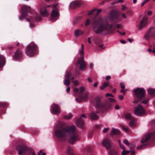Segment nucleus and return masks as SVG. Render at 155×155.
I'll list each match as a JSON object with an SVG mask.
<instances>
[{"label":"nucleus","mask_w":155,"mask_h":155,"mask_svg":"<svg viewBox=\"0 0 155 155\" xmlns=\"http://www.w3.org/2000/svg\"><path fill=\"white\" fill-rule=\"evenodd\" d=\"M38 51V46L34 42H32L28 46L26 54L29 56L33 57L37 53Z\"/></svg>","instance_id":"nucleus-4"},{"label":"nucleus","mask_w":155,"mask_h":155,"mask_svg":"<svg viewBox=\"0 0 155 155\" xmlns=\"http://www.w3.org/2000/svg\"><path fill=\"white\" fill-rule=\"evenodd\" d=\"M34 27V24H33L32 23H31L30 24V27L32 28L33 27Z\"/></svg>","instance_id":"nucleus-62"},{"label":"nucleus","mask_w":155,"mask_h":155,"mask_svg":"<svg viewBox=\"0 0 155 155\" xmlns=\"http://www.w3.org/2000/svg\"><path fill=\"white\" fill-rule=\"evenodd\" d=\"M110 18L112 22L111 24L106 22L101 23L97 20H94L92 23L93 31L96 33L105 35L111 33L114 23L119 21L118 15L116 12L112 10L110 13Z\"/></svg>","instance_id":"nucleus-1"},{"label":"nucleus","mask_w":155,"mask_h":155,"mask_svg":"<svg viewBox=\"0 0 155 155\" xmlns=\"http://www.w3.org/2000/svg\"><path fill=\"white\" fill-rule=\"evenodd\" d=\"M134 114L138 116L144 115L146 113V111L140 104H139L134 110Z\"/></svg>","instance_id":"nucleus-9"},{"label":"nucleus","mask_w":155,"mask_h":155,"mask_svg":"<svg viewBox=\"0 0 155 155\" xmlns=\"http://www.w3.org/2000/svg\"><path fill=\"white\" fill-rule=\"evenodd\" d=\"M90 21L89 19H87L85 23V25L86 26H88L90 24Z\"/></svg>","instance_id":"nucleus-45"},{"label":"nucleus","mask_w":155,"mask_h":155,"mask_svg":"<svg viewBox=\"0 0 155 155\" xmlns=\"http://www.w3.org/2000/svg\"><path fill=\"white\" fill-rule=\"evenodd\" d=\"M146 146V145L145 144H142L139 147H137V150L140 149H142L144 148V147H145Z\"/></svg>","instance_id":"nucleus-39"},{"label":"nucleus","mask_w":155,"mask_h":155,"mask_svg":"<svg viewBox=\"0 0 155 155\" xmlns=\"http://www.w3.org/2000/svg\"><path fill=\"white\" fill-rule=\"evenodd\" d=\"M93 104L97 109L99 110L105 109L103 106L104 105V104L103 105L101 104L100 97H95L94 99Z\"/></svg>","instance_id":"nucleus-11"},{"label":"nucleus","mask_w":155,"mask_h":155,"mask_svg":"<svg viewBox=\"0 0 155 155\" xmlns=\"http://www.w3.org/2000/svg\"><path fill=\"white\" fill-rule=\"evenodd\" d=\"M109 86V84L106 82L103 84L100 87V89L101 90H103L105 88Z\"/></svg>","instance_id":"nucleus-31"},{"label":"nucleus","mask_w":155,"mask_h":155,"mask_svg":"<svg viewBox=\"0 0 155 155\" xmlns=\"http://www.w3.org/2000/svg\"><path fill=\"white\" fill-rule=\"evenodd\" d=\"M8 105V103L5 102H0V107H5Z\"/></svg>","instance_id":"nucleus-34"},{"label":"nucleus","mask_w":155,"mask_h":155,"mask_svg":"<svg viewBox=\"0 0 155 155\" xmlns=\"http://www.w3.org/2000/svg\"><path fill=\"white\" fill-rule=\"evenodd\" d=\"M153 48L154 49L152 51V52L154 53H155V45L153 46Z\"/></svg>","instance_id":"nucleus-64"},{"label":"nucleus","mask_w":155,"mask_h":155,"mask_svg":"<svg viewBox=\"0 0 155 155\" xmlns=\"http://www.w3.org/2000/svg\"><path fill=\"white\" fill-rule=\"evenodd\" d=\"M124 117L127 119L130 120H131L132 118H134V117L131 116L130 113L125 114L124 115Z\"/></svg>","instance_id":"nucleus-28"},{"label":"nucleus","mask_w":155,"mask_h":155,"mask_svg":"<svg viewBox=\"0 0 155 155\" xmlns=\"http://www.w3.org/2000/svg\"><path fill=\"white\" fill-rule=\"evenodd\" d=\"M120 42L122 44H125L126 43V41H125L121 40L120 41Z\"/></svg>","instance_id":"nucleus-63"},{"label":"nucleus","mask_w":155,"mask_h":155,"mask_svg":"<svg viewBox=\"0 0 155 155\" xmlns=\"http://www.w3.org/2000/svg\"><path fill=\"white\" fill-rule=\"evenodd\" d=\"M116 101L114 99L110 97L109 99V101H106L104 104L103 106L105 109H108L111 106V103L115 102Z\"/></svg>","instance_id":"nucleus-14"},{"label":"nucleus","mask_w":155,"mask_h":155,"mask_svg":"<svg viewBox=\"0 0 155 155\" xmlns=\"http://www.w3.org/2000/svg\"><path fill=\"white\" fill-rule=\"evenodd\" d=\"M77 126L80 128H82L83 127L84 122L83 120L82 119L81 117L78 119L76 122Z\"/></svg>","instance_id":"nucleus-22"},{"label":"nucleus","mask_w":155,"mask_h":155,"mask_svg":"<svg viewBox=\"0 0 155 155\" xmlns=\"http://www.w3.org/2000/svg\"><path fill=\"white\" fill-rule=\"evenodd\" d=\"M130 123H129V126L131 127H134L135 126L136 120L134 118H132L131 120Z\"/></svg>","instance_id":"nucleus-27"},{"label":"nucleus","mask_w":155,"mask_h":155,"mask_svg":"<svg viewBox=\"0 0 155 155\" xmlns=\"http://www.w3.org/2000/svg\"><path fill=\"white\" fill-rule=\"evenodd\" d=\"M28 12L32 13L34 12V10L29 6L25 5L22 6L21 7V15L20 17V19L22 20L27 15Z\"/></svg>","instance_id":"nucleus-7"},{"label":"nucleus","mask_w":155,"mask_h":155,"mask_svg":"<svg viewBox=\"0 0 155 155\" xmlns=\"http://www.w3.org/2000/svg\"><path fill=\"white\" fill-rule=\"evenodd\" d=\"M85 88L83 87H81L80 90V92L81 93H82L83 92L85 91Z\"/></svg>","instance_id":"nucleus-40"},{"label":"nucleus","mask_w":155,"mask_h":155,"mask_svg":"<svg viewBox=\"0 0 155 155\" xmlns=\"http://www.w3.org/2000/svg\"><path fill=\"white\" fill-rule=\"evenodd\" d=\"M96 10V9H94L91 10V11L89 12H88V15H91L93 14V13Z\"/></svg>","instance_id":"nucleus-46"},{"label":"nucleus","mask_w":155,"mask_h":155,"mask_svg":"<svg viewBox=\"0 0 155 155\" xmlns=\"http://www.w3.org/2000/svg\"><path fill=\"white\" fill-rule=\"evenodd\" d=\"M116 25H117V28H119L121 27V25H117V24H116Z\"/></svg>","instance_id":"nucleus-56"},{"label":"nucleus","mask_w":155,"mask_h":155,"mask_svg":"<svg viewBox=\"0 0 155 155\" xmlns=\"http://www.w3.org/2000/svg\"><path fill=\"white\" fill-rule=\"evenodd\" d=\"M120 134V131L118 129H115L114 128H113V130L111 133V135H118Z\"/></svg>","instance_id":"nucleus-24"},{"label":"nucleus","mask_w":155,"mask_h":155,"mask_svg":"<svg viewBox=\"0 0 155 155\" xmlns=\"http://www.w3.org/2000/svg\"><path fill=\"white\" fill-rule=\"evenodd\" d=\"M91 38H92V37H91L89 38H88V42L90 44L91 43Z\"/></svg>","instance_id":"nucleus-54"},{"label":"nucleus","mask_w":155,"mask_h":155,"mask_svg":"<svg viewBox=\"0 0 155 155\" xmlns=\"http://www.w3.org/2000/svg\"><path fill=\"white\" fill-rule=\"evenodd\" d=\"M106 96L107 97L110 96L111 97H114V96L111 94L109 93H107Z\"/></svg>","instance_id":"nucleus-50"},{"label":"nucleus","mask_w":155,"mask_h":155,"mask_svg":"<svg viewBox=\"0 0 155 155\" xmlns=\"http://www.w3.org/2000/svg\"><path fill=\"white\" fill-rule=\"evenodd\" d=\"M110 78H111L110 76H107L106 77V79L107 80H108L110 79Z\"/></svg>","instance_id":"nucleus-58"},{"label":"nucleus","mask_w":155,"mask_h":155,"mask_svg":"<svg viewBox=\"0 0 155 155\" xmlns=\"http://www.w3.org/2000/svg\"><path fill=\"white\" fill-rule=\"evenodd\" d=\"M108 128H105L103 130V132L104 133H106L108 130Z\"/></svg>","instance_id":"nucleus-48"},{"label":"nucleus","mask_w":155,"mask_h":155,"mask_svg":"<svg viewBox=\"0 0 155 155\" xmlns=\"http://www.w3.org/2000/svg\"><path fill=\"white\" fill-rule=\"evenodd\" d=\"M101 11L102 10L101 9H99L97 11L96 15H98L99 13L101 12Z\"/></svg>","instance_id":"nucleus-52"},{"label":"nucleus","mask_w":155,"mask_h":155,"mask_svg":"<svg viewBox=\"0 0 155 155\" xmlns=\"http://www.w3.org/2000/svg\"><path fill=\"white\" fill-rule=\"evenodd\" d=\"M41 16L38 14L37 13L34 12V15L33 16H31L30 18V19L27 18L26 20L28 22L31 21H33L34 20H36L37 21H39L41 20Z\"/></svg>","instance_id":"nucleus-13"},{"label":"nucleus","mask_w":155,"mask_h":155,"mask_svg":"<svg viewBox=\"0 0 155 155\" xmlns=\"http://www.w3.org/2000/svg\"><path fill=\"white\" fill-rule=\"evenodd\" d=\"M122 17L124 18H126L127 17L125 14L124 13H122Z\"/></svg>","instance_id":"nucleus-59"},{"label":"nucleus","mask_w":155,"mask_h":155,"mask_svg":"<svg viewBox=\"0 0 155 155\" xmlns=\"http://www.w3.org/2000/svg\"><path fill=\"white\" fill-rule=\"evenodd\" d=\"M16 150L18 151V154L21 155L23 153L30 152L29 155H36L35 152L33 150L30 151L25 143L20 144L16 147Z\"/></svg>","instance_id":"nucleus-5"},{"label":"nucleus","mask_w":155,"mask_h":155,"mask_svg":"<svg viewBox=\"0 0 155 155\" xmlns=\"http://www.w3.org/2000/svg\"><path fill=\"white\" fill-rule=\"evenodd\" d=\"M133 91L137 97H145V91L143 88L137 87L134 89Z\"/></svg>","instance_id":"nucleus-10"},{"label":"nucleus","mask_w":155,"mask_h":155,"mask_svg":"<svg viewBox=\"0 0 155 155\" xmlns=\"http://www.w3.org/2000/svg\"><path fill=\"white\" fill-rule=\"evenodd\" d=\"M152 13V12L151 11H149L148 12V15H151Z\"/></svg>","instance_id":"nucleus-61"},{"label":"nucleus","mask_w":155,"mask_h":155,"mask_svg":"<svg viewBox=\"0 0 155 155\" xmlns=\"http://www.w3.org/2000/svg\"><path fill=\"white\" fill-rule=\"evenodd\" d=\"M98 113V111L92 112L90 115V118L92 120L97 119L98 118V116L96 114Z\"/></svg>","instance_id":"nucleus-20"},{"label":"nucleus","mask_w":155,"mask_h":155,"mask_svg":"<svg viewBox=\"0 0 155 155\" xmlns=\"http://www.w3.org/2000/svg\"><path fill=\"white\" fill-rule=\"evenodd\" d=\"M72 114H71L69 113L68 114H66L64 116V117L66 119H69L70 118H71L72 117Z\"/></svg>","instance_id":"nucleus-36"},{"label":"nucleus","mask_w":155,"mask_h":155,"mask_svg":"<svg viewBox=\"0 0 155 155\" xmlns=\"http://www.w3.org/2000/svg\"><path fill=\"white\" fill-rule=\"evenodd\" d=\"M154 135L155 134L154 133H150L146 134L142 139L141 140V143H143L147 142L151 137H153Z\"/></svg>","instance_id":"nucleus-15"},{"label":"nucleus","mask_w":155,"mask_h":155,"mask_svg":"<svg viewBox=\"0 0 155 155\" xmlns=\"http://www.w3.org/2000/svg\"><path fill=\"white\" fill-rule=\"evenodd\" d=\"M72 150V149L70 146H68V147L67 151L68 153L70 155H74V154H71V151Z\"/></svg>","instance_id":"nucleus-37"},{"label":"nucleus","mask_w":155,"mask_h":155,"mask_svg":"<svg viewBox=\"0 0 155 155\" xmlns=\"http://www.w3.org/2000/svg\"><path fill=\"white\" fill-rule=\"evenodd\" d=\"M126 151H124H124H123L122 152V155H125L126 154Z\"/></svg>","instance_id":"nucleus-60"},{"label":"nucleus","mask_w":155,"mask_h":155,"mask_svg":"<svg viewBox=\"0 0 155 155\" xmlns=\"http://www.w3.org/2000/svg\"><path fill=\"white\" fill-rule=\"evenodd\" d=\"M102 144L107 149H109L111 148V144L110 140L107 139H105L103 141Z\"/></svg>","instance_id":"nucleus-17"},{"label":"nucleus","mask_w":155,"mask_h":155,"mask_svg":"<svg viewBox=\"0 0 155 155\" xmlns=\"http://www.w3.org/2000/svg\"><path fill=\"white\" fill-rule=\"evenodd\" d=\"M123 129L126 131H128V129L127 128L125 127H122Z\"/></svg>","instance_id":"nucleus-53"},{"label":"nucleus","mask_w":155,"mask_h":155,"mask_svg":"<svg viewBox=\"0 0 155 155\" xmlns=\"http://www.w3.org/2000/svg\"><path fill=\"white\" fill-rule=\"evenodd\" d=\"M64 84L68 86H69L70 84V82L69 80V79L66 78L64 82Z\"/></svg>","instance_id":"nucleus-35"},{"label":"nucleus","mask_w":155,"mask_h":155,"mask_svg":"<svg viewBox=\"0 0 155 155\" xmlns=\"http://www.w3.org/2000/svg\"><path fill=\"white\" fill-rule=\"evenodd\" d=\"M74 91L75 93L80 92V89L79 88H76L74 89Z\"/></svg>","instance_id":"nucleus-47"},{"label":"nucleus","mask_w":155,"mask_h":155,"mask_svg":"<svg viewBox=\"0 0 155 155\" xmlns=\"http://www.w3.org/2000/svg\"><path fill=\"white\" fill-rule=\"evenodd\" d=\"M103 46H104L103 45H99V47L100 48H101V49H104V48L103 47Z\"/></svg>","instance_id":"nucleus-55"},{"label":"nucleus","mask_w":155,"mask_h":155,"mask_svg":"<svg viewBox=\"0 0 155 155\" xmlns=\"http://www.w3.org/2000/svg\"><path fill=\"white\" fill-rule=\"evenodd\" d=\"M150 0H145L141 4V6H143L145 4L147 3Z\"/></svg>","instance_id":"nucleus-41"},{"label":"nucleus","mask_w":155,"mask_h":155,"mask_svg":"<svg viewBox=\"0 0 155 155\" xmlns=\"http://www.w3.org/2000/svg\"><path fill=\"white\" fill-rule=\"evenodd\" d=\"M71 73L69 71H68L66 74L65 76V78H66L70 79L71 78Z\"/></svg>","instance_id":"nucleus-32"},{"label":"nucleus","mask_w":155,"mask_h":155,"mask_svg":"<svg viewBox=\"0 0 155 155\" xmlns=\"http://www.w3.org/2000/svg\"><path fill=\"white\" fill-rule=\"evenodd\" d=\"M155 36V28L152 27L150 28L144 35L145 39L148 41L150 38Z\"/></svg>","instance_id":"nucleus-8"},{"label":"nucleus","mask_w":155,"mask_h":155,"mask_svg":"<svg viewBox=\"0 0 155 155\" xmlns=\"http://www.w3.org/2000/svg\"><path fill=\"white\" fill-rule=\"evenodd\" d=\"M75 127L73 125L67 127L62 129H58L55 132V134L58 137L63 140L67 139L68 136H69V142L73 144L76 141L79 140L77 133L75 131Z\"/></svg>","instance_id":"nucleus-2"},{"label":"nucleus","mask_w":155,"mask_h":155,"mask_svg":"<svg viewBox=\"0 0 155 155\" xmlns=\"http://www.w3.org/2000/svg\"><path fill=\"white\" fill-rule=\"evenodd\" d=\"M81 5V2L77 1L72 2L70 5V7L72 8H75L80 7Z\"/></svg>","instance_id":"nucleus-18"},{"label":"nucleus","mask_w":155,"mask_h":155,"mask_svg":"<svg viewBox=\"0 0 155 155\" xmlns=\"http://www.w3.org/2000/svg\"><path fill=\"white\" fill-rule=\"evenodd\" d=\"M123 142L126 145H128L129 144L128 140L126 139H124L123 140Z\"/></svg>","instance_id":"nucleus-42"},{"label":"nucleus","mask_w":155,"mask_h":155,"mask_svg":"<svg viewBox=\"0 0 155 155\" xmlns=\"http://www.w3.org/2000/svg\"><path fill=\"white\" fill-rule=\"evenodd\" d=\"M5 63V57L2 55H0V68L3 67Z\"/></svg>","instance_id":"nucleus-21"},{"label":"nucleus","mask_w":155,"mask_h":155,"mask_svg":"<svg viewBox=\"0 0 155 155\" xmlns=\"http://www.w3.org/2000/svg\"><path fill=\"white\" fill-rule=\"evenodd\" d=\"M83 33L84 31L82 30H77L75 31L74 35L76 36H78L79 35L83 34Z\"/></svg>","instance_id":"nucleus-26"},{"label":"nucleus","mask_w":155,"mask_h":155,"mask_svg":"<svg viewBox=\"0 0 155 155\" xmlns=\"http://www.w3.org/2000/svg\"><path fill=\"white\" fill-rule=\"evenodd\" d=\"M57 4H54L53 5H49L41 8L40 10V12L41 15L45 16H47L48 13L47 12V8L51 7L54 9L52 10L51 14V21H54L58 19L60 15L58 12V9L56 8Z\"/></svg>","instance_id":"nucleus-3"},{"label":"nucleus","mask_w":155,"mask_h":155,"mask_svg":"<svg viewBox=\"0 0 155 155\" xmlns=\"http://www.w3.org/2000/svg\"><path fill=\"white\" fill-rule=\"evenodd\" d=\"M22 57V53L20 50L18 49L15 53L13 57L14 58L15 60H18L20 59Z\"/></svg>","instance_id":"nucleus-16"},{"label":"nucleus","mask_w":155,"mask_h":155,"mask_svg":"<svg viewBox=\"0 0 155 155\" xmlns=\"http://www.w3.org/2000/svg\"><path fill=\"white\" fill-rule=\"evenodd\" d=\"M120 148L123 150H125V148L124 146L122 144H120Z\"/></svg>","instance_id":"nucleus-49"},{"label":"nucleus","mask_w":155,"mask_h":155,"mask_svg":"<svg viewBox=\"0 0 155 155\" xmlns=\"http://www.w3.org/2000/svg\"><path fill=\"white\" fill-rule=\"evenodd\" d=\"M147 91L149 94L155 96V89L149 88L147 90Z\"/></svg>","instance_id":"nucleus-25"},{"label":"nucleus","mask_w":155,"mask_h":155,"mask_svg":"<svg viewBox=\"0 0 155 155\" xmlns=\"http://www.w3.org/2000/svg\"><path fill=\"white\" fill-rule=\"evenodd\" d=\"M87 97H76L75 100L78 103L85 101L87 100Z\"/></svg>","instance_id":"nucleus-23"},{"label":"nucleus","mask_w":155,"mask_h":155,"mask_svg":"<svg viewBox=\"0 0 155 155\" xmlns=\"http://www.w3.org/2000/svg\"><path fill=\"white\" fill-rule=\"evenodd\" d=\"M127 9V7L124 5H123V7L122 8V10H125Z\"/></svg>","instance_id":"nucleus-57"},{"label":"nucleus","mask_w":155,"mask_h":155,"mask_svg":"<svg viewBox=\"0 0 155 155\" xmlns=\"http://www.w3.org/2000/svg\"><path fill=\"white\" fill-rule=\"evenodd\" d=\"M147 17L145 16H143L142 19L140 21L138 28L139 30H141L142 28H144L146 25L147 23Z\"/></svg>","instance_id":"nucleus-12"},{"label":"nucleus","mask_w":155,"mask_h":155,"mask_svg":"<svg viewBox=\"0 0 155 155\" xmlns=\"http://www.w3.org/2000/svg\"><path fill=\"white\" fill-rule=\"evenodd\" d=\"M72 82L75 86H77L78 84V82L77 80L73 81Z\"/></svg>","instance_id":"nucleus-44"},{"label":"nucleus","mask_w":155,"mask_h":155,"mask_svg":"<svg viewBox=\"0 0 155 155\" xmlns=\"http://www.w3.org/2000/svg\"><path fill=\"white\" fill-rule=\"evenodd\" d=\"M117 152L116 151H111L109 153V155H118Z\"/></svg>","instance_id":"nucleus-38"},{"label":"nucleus","mask_w":155,"mask_h":155,"mask_svg":"<svg viewBox=\"0 0 155 155\" xmlns=\"http://www.w3.org/2000/svg\"><path fill=\"white\" fill-rule=\"evenodd\" d=\"M120 85L121 88L122 89L120 91V92L123 94H124L125 92V90H124L125 88V86L123 84L121 83L120 84Z\"/></svg>","instance_id":"nucleus-29"},{"label":"nucleus","mask_w":155,"mask_h":155,"mask_svg":"<svg viewBox=\"0 0 155 155\" xmlns=\"http://www.w3.org/2000/svg\"><path fill=\"white\" fill-rule=\"evenodd\" d=\"M149 100V99H147L142 101L141 102V103L145 104H147V102Z\"/></svg>","instance_id":"nucleus-43"},{"label":"nucleus","mask_w":155,"mask_h":155,"mask_svg":"<svg viewBox=\"0 0 155 155\" xmlns=\"http://www.w3.org/2000/svg\"><path fill=\"white\" fill-rule=\"evenodd\" d=\"M84 45L83 44H82L81 47V50L80 51L79 53L81 54V58H78L77 63H76V65L78 64H79V68L81 70H83L86 68V65L84 61Z\"/></svg>","instance_id":"nucleus-6"},{"label":"nucleus","mask_w":155,"mask_h":155,"mask_svg":"<svg viewBox=\"0 0 155 155\" xmlns=\"http://www.w3.org/2000/svg\"><path fill=\"white\" fill-rule=\"evenodd\" d=\"M109 86V84L106 82L103 84L100 87V89L101 90H103L105 88Z\"/></svg>","instance_id":"nucleus-30"},{"label":"nucleus","mask_w":155,"mask_h":155,"mask_svg":"<svg viewBox=\"0 0 155 155\" xmlns=\"http://www.w3.org/2000/svg\"><path fill=\"white\" fill-rule=\"evenodd\" d=\"M142 97H136V98L133 101L134 104H136L139 102H140L142 100Z\"/></svg>","instance_id":"nucleus-33"},{"label":"nucleus","mask_w":155,"mask_h":155,"mask_svg":"<svg viewBox=\"0 0 155 155\" xmlns=\"http://www.w3.org/2000/svg\"><path fill=\"white\" fill-rule=\"evenodd\" d=\"M70 90V87L69 86H68V87L66 90V91L67 92H68Z\"/></svg>","instance_id":"nucleus-51"},{"label":"nucleus","mask_w":155,"mask_h":155,"mask_svg":"<svg viewBox=\"0 0 155 155\" xmlns=\"http://www.w3.org/2000/svg\"><path fill=\"white\" fill-rule=\"evenodd\" d=\"M52 112L54 114H56L60 113V109L58 106L54 104L52 105Z\"/></svg>","instance_id":"nucleus-19"}]
</instances>
